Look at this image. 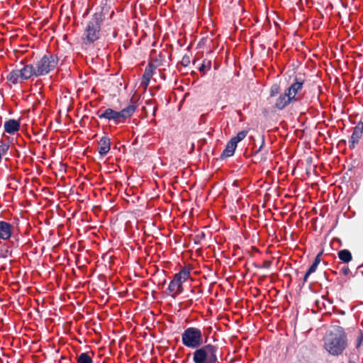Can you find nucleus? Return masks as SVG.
Instances as JSON below:
<instances>
[{"label": "nucleus", "instance_id": "obj_1", "mask_svg": "<svg viewBox=\"0 0 363 363\" xmlns=\"http://www.w3.org/2000/svg\"><path fill=\"white\" fill-rule=\"evenodd\" d=\"M346 346V335L340 327H335L325 337L324 347L332 355L342 354Z\"/></svg>", "mask_w": 363, "mask_h": 363}, {"label": "nucleus", "instance_id": "obj_2", "mask_svg": "<svg viewBox=\"0 0 363 363\" xmlns=\"http://www.w3.org/2000/svg\"><path fill=\"white\" fill-rule=\"evenodd\" d=\"M136 106L131 104L124 108L120 111H116L112 108H106L103 112H98L99 118H105L108 121H113L116 124L123 123L127 118H129L135 112Z\"/></svg>", "mask_w": 363, "mask_h": 363}, {"label": "nucleus", "instance_id": "obj_3", "mask_svg": "<svg viewBox=\"0 0 363 363\" xmlns=\"http://www.w3.org/2000/svg\"><path fill=\"white\" fill-rule=\"evenodd\" d=\"M196 349L193 353L194 363H216L217 362V347L208 344Z\"/></svg>", "mask_w": 363, "mask_h": 363}, {"label": "nucleus", "instance_id": "obj_4", "mask_svg": "<svg viewBox=\"0 0 363 363\" xmlns=\"http://www.w3.org/2000/svg\"><path fill=\"white\" fill-rule=\"evenodd\" d=\"M182 344L186 347L196 349L203 345V334L201 329L189 327L182 334Z\"/></svg>", "mask_w": 363, "mask_h": 363}, {"label": "nucleus", "instance_id": "obj_5", "mask_svg": "<svg viewBox=\"0 0 363 363\" xmlns=\"http://www.w3.org/2000/svg\"><path fill=\"white\" fill-rule=\"evenodd\" d=\"M101 21V15L98 14H95L89 21L85 29L84 37L83 38L85 43H91L99 39Z\"/></svg>", "mask_w": 363, "mask_h": 363}, {"label": "nucleus", "instance_id": "obj_6", "mask_svg": "<svg viewBox=\"0 0 363 363\" xmlns=\"http://www.w3.org/2000/svg\"><path fill=\"white\" fill-rule=\"evenodd\" d=\"M58 59L52 55H45L34 65L37 77L45 75L54 69L57 65Z\"/></svg>", "mask_w": 363, "mask_h": 363}, {"label": "nucleus", "instance_id": "obj_7", "mask_svg": "<svg viewBox=\"0 0 363 363\" xmlns=\"http://www.w3.org/2000/svg\"><path fill=\"white\" fill-rule=\"evenodd\" d=\"M189 276L190 270L186 268H184L174 276L168 286V290L173 298L182 292V284L189 279Z\"/></svg>", "mask_w": 363, "mask_h": 363}, {"label": "nucleus", "instance_id": "obj_8", "mask_svg": "<svg viewBox=\"0 0 363 363\" xmlns=\"http://www.w3.org/2000/svg\"><path fill=\"white\" fill-rule=\"evenodd\" d=\"M303 89V81L298 80L296 79V82L291 84V86L287 88L285 91L290 96L292 101H298L300 97L301 91Z\"/></svg>", "mask_w": 363, "mask_h": 363}, {"label": "nucleus", "instance_id": "obj_9", "mask_svg": "<svg viewBox=\"0 0 363 363\" xmlns=\"http://www.w3.org/2000/svg\"><path fill=\"white\" fill-rule=\"evenodd\" d=\"M13 226L6 221H0V239L9 240L13 233Z\"/></svg>", "mask_w": 363, "mask_h": 363}, {"label": "nucleus", "instance_id": "obj_10", "mask_svg": "<svg viewBox=\"0 0 363 363\" xmlns=\"http://www.w3.org/2000/svg\"><path fill=\"white\" fill-rule=\"evenodd\" d=\"M292 102L294 101L291 98L285 91L284 93L280 94V96L276 99L274 106L277 109L282 110Z\"/></svg>", "mask_w": 363, "mask_h": 363}, {"label": "nucleus", "instance_id": "obj_11", "mask_svg": "<svg viewBox=\"0 0 363 363\" xmlns=\"http://www.w3.org/2000/svg\"><path fill=\"white\" fill-rule=\"evenodd\" d=\"M21 76V80H27L30 79L33 76L37 77V73L35 72V69L34 65H24L23 68L19 69Z\"/></svg>", "mask_w": 363, "mask_h": 363}, {"label": "nucleus", "instance_id": "obj_12", "mask_svg": "<svg viewBox=\"0 0 363 363\" xmlns=\"http://www.w3.org/2000/svg\"><path fill=\"white\" fill-rule=\"evenodd\" d=\"M362 137V129H360L359 125L354 127L353 133L349 141V147L350 149H354L359 140Z\"/></svg>", "mask_w": 363, "mask_h": 363}, {"label": "nucleus", "instance_id": "obj_13", "mask_svg": "<svg viewBox=\"0 0 363 363\" xmlns=\"http://www.w3.org/2000/svg\"><path fill=\"white\" fill-rule=\"evenodd\" d=\"M111 148L110 139L106 136L101 138L99 142V152L101 155L104 156L106 155Z\"/></svg>", "mask_w": 363, "mask_h": 363}, {"label": "nucleus", "instance_id": "obj_14", "mask_svg": "<svg viewBox=\"0 0 363 363\" xmlns=\"http://www.w3.org/2000/svg\"><path fill=\"white\" fill-rule=\"evenodd\" d=\"M19 122L14 119H10L4 123V130L9 134H13L19 130Z\"/></svg>", "mask_w": 363, "mask_h": 363}, {"label": "nucleus", "instance_id": "obj_15", "mask_svg": "<svg viewBox=\"0 0 363 363\" xmlns=\"http://www.w3.org/2000/svg\"><path fill=\"white\" fill-rule=\"evenodd\" d=\"M154 69H155V67L151 64H149L145 69V72L143 75V79H142L141 84L145 88L148 86V84L150 83V80L153 74Z\"/></svg>", "mask_w": 363, "mask_h": 363}, {"label": "nucleus", "instance_id": "obj_16", "mask_svg": "<svg viewBox=\"0 0 363 363\" xmlns=\"http://www.w3.org/2000/svg\"><path fill=\"white\" fill-rule=\"evenodd\" d=\"M237 147V145L235 144V141H232L231 140L228 143L225 150H223V153L221 154V158H226L228 157L232 156L235 150V148Z\"/></svg>", "mask_w": 363, "mask_h": 363}, {"label": "nucleus", "instance_id": "obj_17", "mask_svg": "<svg viewBox=\"0 0 363 363\" xmlns=\"http://www.w3.org/2000/svg\"><path fill=\"white\" fill-rule=\"evenodd\" d=\"M20 74L19 69H13L8 74L6 79L14 84H18L22 81Z\"/></svg>", "mask_w": 363, "mask_h": 363}, {"label": "nucleus", "instance_id": "obj_18", "mask_svg": "<svg viewBox=\"0 0 363 363\" xmlns=\"http://www.w3.org/2000/svg\"><path fill=\"white\" fill-rule=\"evenodd\" d=\"M320 255H318L313 263L311 264V266L309 267V269H308V271L306 272L305 275H304V277H303V284L307 282L308 281V279L309 277V276L312 274V273H314L316 269H317V267L318 266V264H320Z\"/></svg>", "mask_w": 363, "mask_h": 363}, {"label": "nucleus", "instance_id": "obj_19", "mask_svg": "<svg viewBox=\"0 0 363 363\" xmlns=\"http://www.w3.org/2000/svg\"><path fill=\"white\" fill-rule=\"evenodd\" d=\"M338 257L345 263H348L352 260V254L348 250H342L338 252Z\"/></svg>", "mask_w": 363, "mask_h": 363}, {"label": "nucleus", "instance_id": "obj_20", "mask_svg": "<svg viewBox=\"0 0 363 363\" xmlns=\"http://www.w3.org/2000/svg\"><path fill=\"white\" fill-rule=\"evenodd\" d=\"M91 357L86 352L79 354L77 358V363H92Z\"/></svg>", "mask_w": 363, "mask_h": 363}, {"label": "nucleus", "instance_id": "obj_21", "mask_svg": "<svg viewBox=\"0 0 363 363\" xmlns=\"http://www.w3.org/2000/svg\"><path fill=\"white\" fill-rule=\"evenodd\" d=\"M247 132L242 130L239 132L237 135L231 139L232 141H235L237 145L238 143L242 140L247 136Z\"/></svg>", "mask_w": 363, "mask_h": 363}, {"label": "nucleus", "instance_id": "obj_22", "mask_svg": "<svg viewBox=\"0 0 363 363\" xmlns=\"http://www.w3.org/2000/svg\"><path fill=\"white\" fill-rule=\"evenodd\" d=\"M279 92V87L278 85L274 84L271 87L270 89V96L273 97L276 96Z\"/></svg>", "mask_w": 363, "mask_h": 363}, {"label": "nucleus", "instance_id": "obj_23", "mask_svg": "<svg viewBox=\"0 0 363 363\" xmlns=\"http://www.w3.org/2000/svg\"><path fill=\"white\" fill-rule=\"evenodd\" d=\"M210 69V62H208V65H206L205 62H203L201 66L199 67V70L201 72H204L206 70H208Z\"/></svg>", "mask_w": 363, "mask_h": 363}, {"label": "nucleus", "instance_id": "obj_24", "mask_svg": "<svg viewBox=\"0 0 363 363\" xmlns=\"http://www.w3.org/2000/svg\"><path fill=\"white\" fill-rule=\"evenodd\" d=\"M9 149V146L7 145H0V157H1V155L4 154Z\"/></svg>", "mask_w": 363, "mask_h": 363}, {"label": "nucleus", "instance_id": "obj_25", "mask_svg": "<svg viewBox=\"0 0 363 363\" xmlns=\"http://www.w3.org/2000/svg\"><path fill=\"white\" fill-rule=\"evenodd\" d=\"M342 271V273L345 275H347V274H349L350 273V269L347 267H343Z\"/></svg>", "mask_w": 363, "mask_h": 363}, {"label": "nucleus", "instance_id": "obj_26", "mask_svg": "<svg viewBox=\"0 0 363 363\" xmlns=\"http://www.w3.org/2000/svg\"><path fill=\"white\" fill-rule=\"evenodd\" d=\"M362 340H363V335L362 334H360L359 336L358 337V340H357L358 342H357V347H359V345H360Z\"/></svg>", "mask_w": 363, "mask_h": 363}, {"label": "nucleus", "instance_id": "obj_27", "mask_svg": "<svg viewBox=\"0 0 363 363\" xmlns=\"http://www.w3.org/2000/svg\"><path fill=\"white\" fill-rule=\"evenodd\" d=\"M262 145H261V147L258 149V150L255 152V155H256L259 151H260V149L262 148Z\"/></svg>", "mask_w": 363, "mask_h": 363}, {"label": "nucleus", "instance_id": "obj_28", "mask_svg": "<svg viewBox=\"0 0 363 363\" xmlns=\"http://www.w3.org/2000/svg\"><path fill=\"white\" fill-rule=\"evenodd\" d=\"M349 363H356L354 361H352V360H350L349 361Z\"/></svg>", "mask_w": 363, "mask_h": 363}, {"label": "nucleus", "instance_id": "obj_29", "mask_svg": "<svg viewBox=\"0 0 363 363\" xmlns=\"http://www.w3.org/2000/svg\"><path fill=\"white\" fill-rule=\"evenodd\" d=\"M360 129H362V133H363V123H362V126L360 127Z\"/></svg>", "mask_w": 363, "mask_h": 363}]
</instances>
